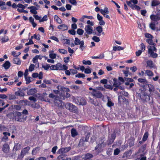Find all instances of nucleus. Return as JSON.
I'll use <instances>...</instances> for the list:
<instances>
[{"label": "nucleus", "mask_w": 160, "mask_h": 160, "mask_svg": "<svg viewBox=\"0 0 160 160\" xmlns=\"http://www.w3.org/2000/svg\"><path fill=\"white\" fill-rule=\"evenodd\" d=\"M139 82L138 85L139 86L142 87L143 90H141V92L139 93L140 97L141 100H150V96L145 92V89L147 84L148 83V81L145 78H139L138 79Z\"/></svg>", "instance_id": "obj_1"}, {"label": "nucleus", "mask_w": 160, "mask_h": 160, "mask_svg": "<svg viewBox=\"0 0 160 160\" xmlns=\"http://www.w3.org/2000/svg\"><path fill=\"white\" fill-rule=\"evenodd\" d=\"M36 101H20L19 103L21 105L25 106H30L33 108H38L40 107L38 104L35 102Z\"/></svg>", "instance_id": "obj_2"}, {"label": "nucleus", "mask_w": 160, "mask_h": 160, "mask_svg": "<svg viewBox=\"0 0 160 160\" xmlns=\"http://www.w3.org/2000/svg\"><path fill=\"white\" fill-rule=\"evenodd\" d=\"M66 108L70 112L75 113L77 112V108L74 105L70 103H67L65 105Z\"/></svg>", "instance_id": "obj_3"}, {"label": "nucleus", "mask_w": 160, "mask_h": 160, "mask_svg": "<svg viewBox=\"0 0 160 160\" xmlns=\"http://www.w3.org/2000/svg\"><path fill=\"white\" fill-rule=\"evenodd\" d=\"M84 42L83 40L80 41V40L78 38H75L74 41V44L75 45H80L79 48L82 51H83L85 48L84 46Z\"/></svg>", "instance_id": "obj_4"}, {"label": "nucleus", "mask_w": 160, "mask_h": 160, "mask_svg": "<svg viewBox=\"0 0 160 160\" xmlns=\"http://www.w3.org/2000/svg\"><path fill=\"white\" fill-rule=\"evenodd\" d=\"M92 95L94 97L97 98H103L104 96L102 93L100 91L96 90V89H93L92 91Z\"/></svg>", "instance_id": "obj_5"}, {"label": "nucleus", "mask_w": 160, "mask_h": 160, "mask_svg": "<svg viewBox=\"0 0 160 160\" xmlns=\"http://www.w3.org/2000/svg\"><path fill=\"white\" fill-rule=\"evenodd\" d=\"M14 120L17 122H22V116L21 112L15 111L14 112Z\"/></svg>", "instance_id": "obj_6"}, {"label": "nucleus", "mask_w": 160, "mask_h": 160, "mask_svg": "<svg viewBox=\"0 0 160 160\" xmlns=\"http://www.w3.org/2000/svg\"><path fill=\"white\" fill-rule=\"evenodd\" d=\"M30 149V148L29 146L22 148L21 151L20 158H22L26 154L28 153Z\"/></svg>", "instance_id": "obj_7"}, {"label": "nucleus", "mask_w": 160, "mask_h": 160, "mask_svg": "<svg viewBox=\"0 0 160 160\" xmlns=\"http://www.w3.org/2000/svg\"><path fill=\"white\" fill-rule=\"evenodd\" d=\"M128 5L132 9H133V6L134 4H136L138 3L137 0H131L129 1H126Z\"/></svg>", "instance_id": "obj_8"}, {"label": "nucleus", "mask_w": 160, "mask_h": 160, "mask_svg": "<svg viewBox=\"0 0 160 160\" xmlns=\"http://www.w3.org/2000/svg\"><path fill=\"white\" fill-rule=\"evenodd\" d=\"M152 22H155L156 24H158V21L160 20V17L158 15L152 14L150 16Z\"/></svg>", "instance_id": "obj_9"}, {"label": "nucleus", "mask_w": 160, "mask_h": 160, "mask_svg": "<svg viewBox=\"0 0 160 160\" xmlns=\"http://www.w3.org/2000/svg\"><path fill=\"white\" fill-rule=\"evenodd\" d=\"M70 149L71 148L70 147L62 148L58 150L57 152L59 154H64L65 153H66L70 151Z\"/></svg>", "instance_id": "obj_10"}, {"label": "nucleus", "mask_w": 160, "mask_h": 160, "mask_svg": "<svg viewBox=\"0 0 160 160\" xmlns=\"http://www.w3.org/2000/svg\"><path fill=\"white\" fill-rule=\"evenodd\" d=\"M146 144H144L139 148L138 152L140 153V155L143 156L145 154V151L146 149Z\"/></svg>", "instance_id": "obj_11"}, {"label": "nucleus", "mask_w": 160, "mask_h": 160, "mask_svg": "<svg viewBox=\"0 0 160 160\" xmlns=\"http://www.w3.org/2000/svg\"><path fill=\"white\" fill-rule=\"evenodd\" d=\"M57 88L58 90L64 92H69L70 91V90L68 88H65L63 86L58 85L57 86Z\"/></svg>", "instance_id": "obj_12"}, {"label": "nucleus", "mask_w": 160, "mask_h": 160, "mask_svg": "<svg viewBox=\"0 0 160 160\" xmlns=\"http://www.w3.org/2000/svg\"><path fill=\"white\" fill-rule=\"evenodd\" d=\"M53 103L55 106L60 108L62 107L64 105L62 101H53Z\"/></svg>", "instance_id": "obj_13"}, {"label": "nucleus", "mask_w": 160, "mask_h": 160, "mask_svg": "<svg viewBox=\"0 0 160 160\" xmlns=\"http://www.w3.org/2000/svg\"><path fill=\"white\" fill-rule=\"evenodd\" d=\"M85 30L88 34H90L92 33L93 31L92 28L89 25L86 26Z\"/></svg>", "instance_id": "obj_14"}, {"label": "nucleus", "mask_w": 160, "mask_h": 160, "mask_svg": "<svg viewBox=\"0 0 160 160\" xmlns=\"http://www.w3.org/2000/svg\"><path fill=\"white\" fill-rule=\"evenodd\" d=\"M58 28L61 31H63L68 29V26L65 24H62L58 26Z\"/></svg>", "instance_id": "obj_15"}, {"label": "nucleus", "mask_w": 160, "mask_h": 160, "mask_svg": "<svg viewBox=\"0 0 160 160\" xmlns=\"http://www.w3.org/2000/svg\"><path fill=\"white\" fill-rule=\"evenodd\" d=\"M28 8L30 9V12L31 13L34 14V15L37 13V12L36 10L38 9L36 7L34 6H31L28 7Z\"/></svg>", "instance_id": "obj_16"}, {"label": "nucleus", "mask_w": 160, "mask_h": 160, "mask_svg": "<svg viewBox=\"0 0 160 160\" xmlns=\"http://www.w3.org/2000/svg\"><path fill=\"white\" fill-rule=\"evenodd\" d=\"M90 136V134L89 133H88L87 134L85 137H82L80 140V143H83V141H86V142H88L89 138Z\"/></svg>", "instance_id": "obj_17"}, {"label": "nucleus", "mask_w": 160, "mask_h": 160, "mask_svg": "<svg viewBox=\"0 0 160 160\" xmlns=\"http://www.w3.org/2000/svg\"><path fill=\"white\" fill-rule=\"evenodd\" d=\"M2 150L4 153H6L8 152L9 150L8 144L7 143L4 144L2 146Z\"/></svg>", "instance_id": "obj_18"}, {"label": "nucleus", "mask_w": 160, "mask_h": 160, "mask_svg": "<svg viewBox=\"0 0 160 160\" xmlns=\"http://www.w3.org/2000/svg\"><path fill=\"white\" fill-rule=\"evenodd\" d=\"M9 40L8 37L5 35L3 36L2 37L0 40L2 43H5L8 41Z\"/></svg>", "instance_id": "obj_19"}, {"label": "nucleus", "mask_w": 160, "mask_h": 160, "mask_svg": "<svg viewBox=\"0 0 160 160\" xmlns=\"http://www.w3.org/2000/svg\"><path fill=\"white\" fill-rule=\"evenodd\" d=\"M148 52L150 54V56L152 58H156L158 57V55L157 53H154L152 49L151 48H149Z\"/></svg>", "instance_id": "obj_20"}, {"label": "nucleus", "mask_w": 160, "mask_h": 160, "mask_svg": "<svg viewBox=\"0 0 160 160\" xmlns=\"http://www.w3.org/2000/svg\"><path fill=\"white\" fill-rule=\"evenodd\" d=\"M125 80L127 82L125 83V85L126 86H128L129 85V82H133L134 80L132 78H124Z\"/></svg>", "instance_id": "obj_21"}, {"label": "nucleus", "mask_w": 160, "mask_h": 160, "mask_svg": "<svg viewBox=\"0 0 160 160\" xmlns=\"http://www.w3.org/2000/svg\"><path fill=\"white\" fill-rule=\"evenodd\" d=\"M147 67H149L150 68H153L154 67L153 62L151 60H148L146 62Z\"/></svg>", "instance_id": "obj_22"}, {"label": "nucleus", "mask_w": 160, "mask_h": 160, "mask_svg": "<svg viewBox=\"0 0 160 160\" xmlns=\"http://www.w3.org/2000/svg\"><path fill=\"white\" fill-rule=\"evenodd\" d=\"M10 66V63L8 61H6L2 65V66L4 67V68L6 70L8 69Z\"/></svg>", "instance_id": "obj_23"}, {"label": "nucleus", "mask_w": 160, "mask_h": 160, "mask_svg": "<svg viewBox=\"0 0 160 160\" xmlns=\"http://www.w3.org/2000/svg\"><path fill=\"white\" fill-rule=\"evenodd\" d=\"M155 22H151L149 24V28L152 30L155 31L156 29V25H157Z\"/></svg>", "instance_id": "obj_24"}, {"label": "nucleus", "mask_w": 160, "mask_h": 160, "mask_svg": "<svg viewBox=\"0 0 160 160\" xmlns=\"http://www.w3.org/2000/svg\"><path fill=\"white\" fill-rule=\"evenodd\" d=\"M37 90L35 88H32L29 89L27 92L28 95H34L37 92Z\"/></svg>", "instance_id": "obj_25"}, {"label": "nucleus", "mask_w": 160, "mask_h": 160, "mask_svg": "<svg viewBox=\"0 0 160 160\" xmlns=\"http://www.w3.org/2000/svg\"><path fill=\"white\" fill-rule=\"evenodd\" d=\"M116 137V135L115 133H112L111 135V137H109L108 138V140L109 142V143H112L114 142V141L115 138Z\"/></svg>", "instance_id": "obj_26"}, {"label": "nucleus", "mask_w": 160, "mask_h": 160, "mask_svg": "<svg viewBox=\"0 0 160 160\" xmlns=\"http://www.w3.org/2000/svg\"><path fill=\"white\" fill-rule=\"evenodd\" d=\"M93 157V155L90 153H87L85 154L84 157L82 158L85 160H88L91 158H92Z\"/></svg>", "instance_id": "obj_27"}, {"label": "nucleus", "mask_w": 160, "mask_h": 160, "mask_svg": "<svg viewBox=\"0 0 160 160\" xmlns=\"http://www.w3.org/2000/svg\"><path fill=\"white\" fill-rule=\"evenodd\" d=\"M160 4V2L158 0H152L151 2V6L156 7Z\"/></svg>", "instance_id": "obj_28"}, {"label": "nucleus", "mask_w": 160, "mask_h": 160, "mask_svg": "<svg viewBox=\"0 0 160 160\" xmlns=\"http://www.w3.org/2000/svg\"><path fill=\"white\" fill-rule=\"evenodd\" d=\"M13 62L17 65H20L21 63V60L19 58L16 57L13 59Z\"/></svg>", "instance_id": "obj_29"}, {"label": "nucleus", "mask_w": 160, "mask_h": 160, "mask_svg": "<svg viewBox=\"0 0 160 160\" xmlns=\"http://www.w3.org/2000/svg\"><path fill=\"white\" fill-rule=\"evenodd\" d=\"M71 132L72 136L73 137H74L78 135V133L76 130L74 128H73L71 129Z\"/></svg>", "instance_id": "obj_30"}, {"label": "nucleus", "mask_w": 160, "mask_h": 160, "mask_svg": "<svg viewBox=\"0 0 160 160\" xmlns=\"http://www.w3.org/2000/svg\"><path fill=\"white\" fill-rule=\"evenodd\" d=\"M7 116L12 120H14V112L9 113L7 114Z\"/></svg>", "instance_id": "obj_31"}, {"label": "nucleus", "mask_w": 160, "mask_h": 160, "mask_svg": "<svg viewBox=\"0 0 160 160\" xmlns=\"http://www.w3.org/2000/svg\"><path fill=\"white\" fill-rule=\"evenodd\" d=\"M75 103L79 105H84L86 104V101H74Z\"/></svg>", "instance_id": "obj_32"}, {"label": "nucleus", "mask_w": 160, "mask_h": 160, "mask_svg": "<svg viewBox=\"0 0 160 160\" xmlns=\"http://www.w3.org/2000/svg\"><path fill=\"white\" fill-rule=\"evenodd\" d=\"M148 88H149V91L151 93L153 92L155 88L153 85L151 84H147Z\"/></svg>", "instance_id": "obj_33"}, {"label": "nucleus", "mask_w": 160, "mask_h": 160, "mask_svg": "<svg viewBox=\"0 0 160 160\" xmlns=\"http://www.w3.org/2000/svg\"><path fill=\"white\" fill-rule=\"evenodd\" d=\"M85 18H88L90 19H94L93 17L92 16H88L87 15H83L82 18L80 19V20L82 22L83 21V19Z\"/></svg>", "instance_id": "obj_34"}, {"label": "nucleus", "mask_w": 160, "mask_h": 160, "mask_svg": "<svg viewBox=\"0 0 160 160\" xmlns=\"http://www.w3.org/2000/svg\"><path fill=\"white\" fill-rule=\"evenodd\" d=\"M124 49V48L120 46H113V51H119L121 50H122Z\"/></svg>", "instance_id": "obj_35"}, {"label": "nucleus", "mask_w": 160, "mask_h": 160, "mask_svg": "<svg viewBox=\"0 0 160 160\" xmlns=\"http://www.w3.org/2000/svg\"><path fill=\"white\" fill-rule=\"evenodd\" d=\"M113 80L114 82L113 86L116 87V86L117 85H121V83H120L119 81H118L117 79L116 78H114L113 79Z\"/></svg>", "instance_id": "obj_36"}, {"label": "nucleus", "mask_w": 160, "mask_h": 160, "mask_svg": "<svg viewBox=\"0 0 160 160\" xmlns=\"http://www.w3.org/2000/svg\"><path fill=\"white\" fill-rule=\"evenodd\" d=\"M54 20L59 24H61L62 23V20L57 15H55L54 16Z\"/></svg>", "instance_id": "obj_37"}, {"label": "nucleus", "mask_w": 160, "mask_h": 160, "mask_svg": "<svg viewBox=\"0 0 160 160\" xmlns=\"http://www.w3.org/2000/svg\"><path fill=\"white\" fill-rule=\"evenodd\" d=\"M148 136V132H145L142 139V141L143 142L146 141L147 139Z\"/></svg>", "instance_id": "obj_38"}, {"label": "nucleus", "mask_w": 160, "mask_h": 160, "mask_svg": "<svg viewBox=\"0 0 160 160\" xmlns=\"http://www.w3.org/2000/svg\"><path fill=\"white\" fill-rule=\"evenodd\" d=\"M100 12L102 14H108L109 12L108 8L107 7H105L104 8L103 10L102 9H101Z\"/></svg>", "instance_id": "obj_39"}, {"label": "nucleus", "mask_w": 160, "mask_h": 160, "mask_svg": "<svg viewBox=\"0 0 160 160\" xmlns=\"http://www.w3.org/2000/svg\"><path fill=\"white\" fill-rule=\"evenodd\" d=\"M12 107L14 110L18 111L21 109V107L19 105H12Z\"/></svg>", "instance_id": "obj_40"}, {"label": "nucleus", "mask_w": 160, "mask_h": 160, "mask_svg": "<svg viewBox=\"0 0 160 160\" xmlns=\"http://www.w3.org/2000/svg\"><path fill=\"white\" fill-rule=\"evenodd\" d=\"M15 94L16 96H19L20 97L24 96L25 95L24 92L21 91H18L15 92Z\"/></svg>", "instance_id": "obj_41"}, {"label": "nucleus", "mask_w": 160, "mask_h": 160, "mask_svg": "<svg viewBox=\"0 0 160 160\" xmlns=\"http://www.w3.org/2000/svg\"><path fill=\"white\" fill-rule=\"evenodd\" d=\"M145 73L148 76L152 77L153 76V72L150 70H147L145 71Z\"/></svg>", "instance_id": "obj_42"}, {"label": "nucleus", "mask_w": 160, "mask_h": 160, "mask_svg": "<svg viewBox=\"0 0 160 160\" xmlns=\"http://www.w3.org/2000/svg\"><path fill=\"white\" fill-rule=\"evenodd\" d=\"M28 5L25 4L24 5H23L21 3H19L17 5V7L18 8H21L23 9L25 8Z\"/></svg>", "instance_id": "obj_43"}, {"label": "nucleus", "mask_w": 160, "mask_h": 160, "mask_svg": "<svg viewBox=\"0 0 160 160\" xmlns=\"http://www.w3.org/2000/svg\"><path fill=\"white\" fill-rule=\"evenodd\" d=\"M57 70H62V65L60 63H58L56 64Z\"/></svg>", "instance_id": "obj_44"}, {"label": "nucleus", "mask_w": 160, "mask_h": 160, "mask_svg": "<svg viewBox=\"0 0 160 160\" xmlns=\"http://www.w3.org/2000/svg\"><path fill=\"white\" fill-rule=\"evenodd\" d=\"M96 30L99 34H100L103 31V28L101 26H98L96 27Z\"/></svg>", "instance_id": "obj_45"}, {"label": "nucleus", "mask_w": 160, "mask_h": 160, "mask_svg": "<svg viewBox=\"0 0 160 160\" xmlns=\"http://www.w3.org/2000/svg\"><path fill=\"white\" fill-rule=\"evenodd\" d=\"M21 146V145L19 143H16L15 144L14 146V148L17 151L20 149Z\"/></svg>", "instance_id": "obj_46"}, {"label": "nucleus", "mask_w": 160, "mask_h": 160, "mask_svg": "<svg viewBox=\"0 0 160 160\" xmlns=\"http://www.w3.org/2000/svg\"><path fill=\"white\" fill-rule=\"evenodd\" d=\"M49 98H51L54 99V100H57L56 99L58 98L57 95H54L52 93H51L49 94Z\"/></svg>", "instance_id": "obj_47"}, {"label": "nucleus", "mask_w": 160, "mask_h": 160, "mask_svg": "<svg viewBox=\"0 0 160 160\" xmlns=\"http://www.w3.org/2000/svg\"><path fill=\"white\" fill-rule=\"evenodd\" d=\"M84 30L80 28L78 29L77 32V33L79 35H82L84 33Z\"/></svg>", "instance_id": "obj_48"}, {"label": "nucleus", "mask_w": 160, "mask_h": 160, "mask_svg": "<svg viewBox=\"0 0 160 160\" xmlns=\"http://www.w3.org/2000/svg\"><path fill=\"white\" fill-rule=\"evenodd\" d=\"M58 51L61 53L63 54H66L68 53L67 51L64 49L59 48L58 49Z\"/></svg>", "instance_id": "obj_49"}, {"label": "nucleus", "mask_w": 160, "mask_h": 160, "mask_svg": "<svg viewBox=\"0 0 160 160\" xmlns=\"http://www.w3.org/2000/svg\"><path fill=\"white\" fill-rule=\"evenodd\" d=\"M152 38H149L146 39V42L148 43L149 45H153V42Z\"/></svg>", "instance_id": "obj_50"}, {"label": "nucleus", "mask_w": 160, "mask_h": 160, "mask_svg": "<svg viewBox=\"0 0 160 160\" xmlns=\"http://www.w3.org/2000/svg\"><path fill=\"white\" fill-rule=\"evenodd\" d=\"M85 76L84 74L81 73H79L75 75V77L78 78H84Z\"/></svg>", "instance_id": "obj_51"}, {"label": "nucleus", "mask_w": 160, "mask_h": 160, "mask_svg": "<svg viewBox=\"0 0 160 160\" xmlns=\"http://www.w3.org/2000/svg\"><path fill=\"white\" fill-rule=\"evenodd\" d=\"M104 87L108 89H110L111 90H112L113 89V87L111 85L109 84H104Z\"/></svg>", "instance_id": "obj_52"}, {"label": "nucleus", "mask_w": 160, "mask_h": 160, "mask_svg": "<svg viewBox=\"0 0 160 160\" xmlns=\"http://www.w3.org/2000/svg\"><path fill=\"white\" fill-rule=\"evenodd\" d=\"M92 39L95 42H98L100 41L99 38L97 36H94L92 38Z\"/></svg>", "instance_id": "obj_53"}, {"label": "nucleus", "mask_w": 160, "mask_h": 160, "mask_svg": "<svg viewBox=\"0 0 160 160\" xmlns=\"http://www.w3.org/2000/svg\"><path fill=\"white\" fill-rule=\"evenodd\" d=\"M145 36L147 38H153V36L151 34L148 33H145Z\"/></svg>", "instance_id": "obj_54"}, {"label": "nucleus", "mask_w": 160, "mask_h": 160, "mask_svg": "<svg viewBox=\"0 0 160 160\" xmlns=\"http://www.w3.org/2000/svg\"><path fill=\"white\" fill-rule=\"evenodd\" d=\"M31 78L30 77H27L26 78H25V80L26 81V83L27 84H29L31 82L30 80V79Z\"/></svg>", "instance_id": "obj_55"}, {"label": "nucleus", "mask_w": 160, "mask_h": 160, "mask_svg": "<svg viewBox=\"0 0 160 160\" xmlns=\"http://www.w3.org/2000/svg\"><path fill=\"white\" fill-rule=\"evenodd\" d=\"M35 67V65L34 64H31L30 65L29 68V71L32 72L34 70Z\"/></svg>", "instance_id": "obj_56"}, {"label": "nucleus", "mask_w": 160, "mask_h": 160, "mask_svg": "<svg viewBox=\"0 0 160 160\" xmlns=\"http://www.w3.org/2000/svg\"><path fill=\"white\" fill-rule=\"evenodd\" d=\"M82 63L85 65H90L92 64L91 62L89 60L86 61L85 60H84L82 61Z\"/></svg>", "instance_id": "obj_57"}, {"label": "nucleus", "mask_w": 160, "mask_h": 160, "mask_svg": "<svg viewBox=\"0 0 160 160\" xmlns=\"http://www.w3.org/2000/svg\"><path fill=\"white\" fill-rule=\"evenodd\" d=\"M68 33L71 35H74L76 34V31L74 30L70 29L68 31Z\"/></svg>", "instance_id": "obj_58"}, {"label": "nucleus", "mask_w": 160, "mask_h": 160, "mask_svg": "<svg viewBox=\"0 0 160 160\" xmlns=\"http://www.w3.org/2000/svg\"><path fill=\"white\" fill-rule=\"evenodd\" d=\"M49 55L50 58L53 59L56 58L57 55L55 53H50Z\"/></svg>", "instance_id": "obj_59"}, {"label": "nucleus", "mask_w": 160, "mask_h": 160, "mask_svg": "<svg viewBox=\"0 0 160 160\" xmlns=\"http://www.w3.org/2000/svg\"><path fill=\"white\" fill-rule=\"evenodd\" d=\"M48 20V17L47 16L45 15L44 16L42 19L40 20L39 22H43L44 21H47Z\"/></svg>", "instance_id": "obj_60"}, {"label": "nucleus", "mask_w": 160, "mask_h": 160, "mask_svg": "<svg viewBox=\"0 0 160 160\" xmlns=\"http://www.w3.org/2000/svg\"><path fill=\"white\" fill-rule=\"evenodd\" d=\"M39 149L38 148H35L33 149L32 151V155H35L37 153V151H38Z\"/></svg>", "instance_id": "obj_61"}, {"label": "nucleus", "mask_w": 160, "mask_h": 160, "mask_svg": "<svg viewBox=\"0 0 160 160\" xmlns=\"http://www.w3.org/2000/svg\"><path fill=\"white\" fill-rule=\"evenodd\" d=\"M139 46H140V50H142V52H144L145 51V45H144V44L142 43Z\"/></svg>", "instance_id": "obj_62"}, {"label": "nucleus", "mask_w": 160, "mask_h": 160, "mask_svg": "<svg viewBox=\"0 0 160 160\" xmlns=\"http://www.w3.org/2000/svg\"><path fill=\"white\" fill-rule=\"evenodd\" d=\"M66 156V155L65 154H61V155L58 157V160H62L64 158V157H65Z\"/></svg>", "instance_id": "obj_63"}, {"label": "nucleus", "mask_w": 160, "mask_h": 160, "mask_svg": "<svg viewBox=\"0 0 160 160\" xmlns=\"http://www.w3.org/2000/svg\"><path fill=\"white\" fill-rule=\"evenodd\" d=\"M40 35L39 34H38V35H36V34H34V38L36 39L39 40L40 39Z\"/></svg>", "instance_id": "obj_64"}]
</instances>
